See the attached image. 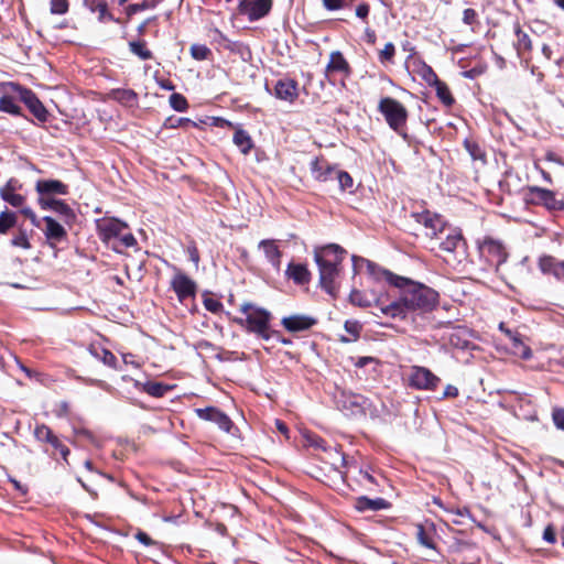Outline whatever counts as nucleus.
<instances>
[{
    "instance_id": "a18cd8bd",
    "label": "nucleus",
    "mask_w": 564,
    "mask_h": 564,
    "mask_svg": "<svg viewBox=\"0 0 564 564\" xmlns=\"http://www.w3.org/2000/svg\"><path fill=\"white\" fill-rule=\"evenodd\" d=\"M210 51L207 46L200 44H194L191 47V54L193 58L197 61L206 59L209 55Z\"/></svg>"
},
{
    "instance_id": "39448f33",
    "label": "nucleus",
    "mask_w": 564,
    "mask_h": 564,
    "mask_svg": "<svg viewBox=\"0 0 564 564\" xmlns=\"http://www.w3.org/2000/svg\"><path fill=\"white\" fill-rule=\"evenodd\" d=\"M138 242L126 221L108 217V248L117 253H124L126 249L134 248Z\"/></svg>"
},
{
    "instance_id": "4468645a",
    "label": "nucleus",
    "mask_w": 564,
    "mask_h": 564,
    "mask_svg": "<svg viewBox=\"0 0 564 564\" xmlns=\"http://www.w3.org/2000/svg\"><path fill=\"white\" fill-rule=\"evenodd\" d=\"M171 285L180 301L194 296L196 293V283L180 270L175 272Z\"/></svg>"
},
{
    "instance_id": "f704fd0d",
    "label": "nucleus",
    "mask_w": 564,
    "mask_h": 564,
    "mask_svg": "<svg viewBox=\"0 0 564 564\" xmlns=\"http://www.w3.org/2000/svg\"><path fill=\"white\" fill-rule=\"evenodd\" d=\"M130 51L142 61L152 58L151 51L147 47L143 41H133L129 43Z\"/></svg>"
},
{
    "instance_id": "a211bd4d",
    "label": "nucleus",
    "mask_w": 564,
    "mask_h": 564,
    "mask_svg": "<svg viewBox=\"0 0 564 564\" xmlns=\"http://www.w3.org/2000/svg\"><path fill=\"white\" fill-rule=\"evenodd\" d=\"M274 95L281 100L293 102L299 94L296 83L292 79H281L274 87Z\"/></svg>"
},
{
    "instance_id": "052dcab7",
    "label": "nucleus",
    "mask_w": 564,
    "mask_h": 564,
    "mask_svg": "<svg viewBox=\"0 0 564 564\" xmlns=\"http://www.w3.org/2000/svg\"><path fill=\"white\" fill-rule=\"evenodd\" d=\"M187 252H188L189 259L197 267L199 263V254H198L197 248L195 246L188 247Z\"/></svg>"
},
{
    "instance_id": "e433bc0d",
    "label": "nucleus",
    "mask_w": 564,
    "mask_h": 564,
    "mask_svg": "<svg viewBox=\"0 0 564 564\" xmlns=\"http://www.w3.org/2000/svg\"><path fill=\"white\" fill-rule=\"evenodd\" d=\"M517 43L516 48L521 54L522 52H529L532 48V42L530 36L523 32L519 26L516 29Z\"/></svg>"
},
{
    "instance_id": "ea45409f",
    "label": "nucleus",
    "mask_w": 564,
    "mask_h": 564,
    "mask_svg": "<svg viewBox=\"0 0 564 564\" xmlns=\"http://www.w3.org/2000/svg\"><path fill=\"white\" fill-rule=\"evenodd\" d=\"M465 147H466V150L468 151V153L470 154V156L473 158V160L481 161V162L486 161V154L478 144H476L474 142L466 141Z\"/></svg>"
},
{
    "instance_id": "72a5a7b5",
    "label": "nucleus",
    "mask_w": 564,
    "mask_h": 564,
    "mask_svg": "<svg viewBox=\"0 0 564 564\" xmlns=\"http://www.w3.org/2000/svg\"><path fill=\"white\" fill-rule=\"evenodd\" d=\"M415 72L430 85L433 86L440 79L431 66L424 63H416Z\"/></svg>"
},
{
    "instance_id": "2eb2a0df",
    "label": "nucleus",
    "mask_w": 564,
    "mask_h": 564,
    "mask_svg": "<svg viewBox=\"0 0 564 564\" xmlns=\"http://www.w3.org/2000/svg\"><path fill=\"white\" fill-rule=\"evenodd\" d=\"M338 404L344 411L356 415L364 412L368 404V399L359 393L341 392Z\"/></svg>"
},
{
    "instance_id": "9d476101",
    "label": "nucleus",
    "mask_w": 564,
    "mask_h": 564,
    "mask_svg": "<svg viewBox=\"0 0 564 564\" xmlns=\"http://www.w3.org/2000/svg\"><path fill=\"white\" fill-rule=\"evenodd\" d=\"M272 8V0H242L239 4L241 14L250 21H257L265 17Z\"/></svg>"
},
{
    "instance_id": "6e6d98bb",
    "label": "nucleus",
    "mask_w": 564,
    "mask_h": 564,
    "mask_svg": "<svg viewBox=\"0 0 564 564\" xmlns=\"http://www.w3.org/2000/svg\"><path fill=\"white\" fill-rule=\"evenodd\" d=\"M89 351L93 356H95L97 359L101 360L102 362H106V348L100 347V351H98L94 345L90 346Z\"/></svg>"
},
{
    "instance_id": "9b49d317",
    "label": "nucleus",
    "mask_w": 564,
    "mask_h": 564,
    "mask_svg": "<svg viewBox=\"0 0 564 564\" xmlns=\"http://www.w3.org/2000/svg\"><path fill=\"white\" fill-rule=\"evenodd\" d=\"M34 436L39 442L50 444L54 451L61 454L64 460L67 459L69 449L58 440L48 426L45 424L36 425L34 429Z\"/></svg>"
},
{
    "instance_id": "423d86ee",
    "label": "nucleus",
    "mask_w": 564,
    "mask_h": 564,
    "mask_svg": "<svg viewBox=\"0 0 564 564\" xmlns=\"http://www.w3.org/2000/svg\"><path fill=\"white\" fill-rule=\"evenodd\" d=\"M378 110L393 131L403 134L408 120V110L400 101L391 97H383L379 101Z\"/></svg>"
},
{
    "instance_id": "6ab92c4d",
    "label": "nucleus",
    "mask_w": 564,
    "mask_h": 564,
    "mask_svg": "<svg viewBox=\"0 0 564 564\" xmlns=\"http://www.w3.org/2000/svg\"><path fill=\"white\" fill-rule=\"evenodd\" d=\"M314 324V318L304 315H291L282 319V325L291 333L306 330Z\"/></svg>"
},
{
    "instance_id": "e2e57ef3",
    "label": "nucleus",
    "mask_w": 564,
    "mask_h": 564,
    "mask_svg": "<svg viewBox=\"0 0 564 564\" xmlns=\"http://www.w3.org/2000/svg\"><path fill=\"white\" fill-rule=\"evenodd\" d=\"M68 10V3L67 4H53L51 6V12L53 14H64Z\"/></svg>"
},
{
    "instance_id": "5701e85b",
    "label": "nucleus",
    "mask_w": 564,
    "mask_h": 564,
    "mask_svg": "<svg viewBox=\"0 0 564 564\" xmlns=\"http://www.w3.org/2000/svg\"><path fill=\"white\" fill-rule=\"evenodd\" d=\"M481 252L484 254H488L491 258V261H495L496 265H500L507 259L505 248L498 241H485L484 245L481 246Z\"/></svg>"
},
{
    "instance_id": "a878e982",
    "label": "nucleus",
    "mask_w": 564,
    "mask_h": 564,
    "mask_svg": "<svg viewBox=\"0 0 564 564\" xmlns=\"http://www.w3.org/2000/svg\"><path fill=\"white\" fill-rule=\"evenodd\" d=\"M108 98L116 100L124 107H134L138 105V95L132 89H112L108 93Z\"/></svg>"
},
{
    "instance_id": "49530a36",
    "label": "nucleus",
    "mask_w": 564,
    "mask_h": 564,
    "mask_svg": "<svg viewBox=\"0 0 564 564\" xmlns=\"http://www.w3.org/2000/svg\"><path fill=\"white\" fill-rule=\"evenodd\" d=\"M11 245L14 247L23 248V249L31 248L28 236H26L25 231H22V230L20 231L19 235H17L12 238Z\"/></svg>"
},
{
    "instance_id": "3c124183",
    "label": "nucleus",
    "mask_w": 564,
    "mask_h": 564,
    "mask_svg": "<svg viewBox=\"0 0 564 564\" xmlns=\"http://www.w3.org/2000/svg\"><path fill=\"white\" fill-rule=\"evenodd\" d=\"M552 417L555 426L564 431V409H554Z\"/></svg>"
},
{
    "instance_id": "f257e3e1",
    "label": "nucleus",
    "mask_w": 564,
    "mask_h": 564,
    "mask_svg": "<svg viewBox=\"0 0 564 564\" xmlns=\"http://www.w3.org/2000/svg\"><path fill=\"white\" fill-rule=\"evenodd\" d=\"M355 269L366 265L370 276L375 280L384 279L391 285L400 289L398 300L380 307V312L391 318L405 319L410 313L431 311L437 303V293L421 283L397 275L380 268L370 260L352 256Z\"/></svg>"
},
{
    "instance_id": "c9c22d12",
    "label": "nucleus",
    "mask_w": 564,
    "mask_h": 564,
    "mask_svg": "<svg viewBox=\"0 0 564 564\" xmlns=\"http://www.w3.org/2000/svg\"><path fill=\"white\" fill-rule=\"evenodd\" d=\"M560 261L552 256H543L539 260V268L544 274L554 275Z\"/></svg>"
},
{
    "instance_id": "7ed1b4c3",
    "label": "nucleus",
    "mask_w": 564,
    "mask_h": 564,
    "mask_svg": "<svg viewBox=\"0 0 564 564\" xmlns=\"http://www.w3.org/2000/svg\"><path fill=\"white\" fill-rule=\"evenodd\" d=\"M432 250L437 251L449 265L462 263L467 257L466 242L458 228L446 225L442 234L432 241Z\"/></svg>"
},
{
    "instance_id": "37998d69",
    "label": "nucleus",
    "mask_w": 564,
    "mask_h": 564,
    "mask_svg": "<svg viewBox=\"0 0 564 564\" xmlns=\"http://www.w3.org/2000/svg\"><path fill=\"white\" fill-rule=\"evenodd\" d=\"M531 192L535 195L538 199L543 202L545 205H550L554 202V194L549 189L533 187Z\"/></svg>"
},
{
    "instance_id": "b1692460",
    "label": "nucleus",
    "mask_w": 564,
    "mask_h": 564,
    "mask_svg": "<svg viewBox=\"0 0 564 564\" xmlns=\"http://www.w3.org/2000/svg\"><path fill=\"white\" fill-rule=\"evenodd\" d=\"M349 70V65L343 54L338 51L333 52L329 56V62L326 66L325 74L326 77H329L333 73H343L347 74Z\"/></svg>"
},
{
    "instance_id": "13d9d810",
    "label": "nucleus",
    "mask_w": 564,
    "mask_h": 564,
    "mask_svg": "<svg viewBox=\"0 0 564 564\" xmlns=\"http://www.w3.org/2000/svg\"><path fill=\"white\" fill-rule=\"evenodd\" d=\"M543 539L549 543L555 542V532L552 527H546L543 532Z\"/></svg>"
},
{
    "instance_id": "f3484780",
    "label": "nucleus",
    "mask_w": 564,
    "mask_h": 564,
    "mask_svg": "<svg viewBox=\"0 0 564 564\" xmlns=\"http://www.w3.org/2000/svg\"><path fill=\"white\" fill-rule=\"evenodd\" d=\"M40 197H51L53 194H67V185L57 180H40L35 185Z\"/></svg>"
},
{
    "instance_id": "79ce46f5",
    "label": "nucleus",
    "mask_w": 564,
    "mask_h": 564,
    "mask_svg": "<svg viewBox=\"0 0 564 564\" xmlns=\"http://www.w3.org/2000/svg\"><path fill=\"white\" fill-rule=\"evenodd\" d=\"M170 105L176 111H185L188 107L186 98L177 93L170 96Z\"/></svg>"
},
{
    "instance_id": "ddd939ff",
    "label": "nucleus",
    "mask_w": 564,
    "mask_h": 564,
    "mask_svg": "<svg viewBox=\"0 0 564 564\" xmlns=\"http://www.w3.org/2000/svg\"><path fill=\"white\" fill-rule=\"evenodd\" d=\"M22 184L18 178L11 177L0 187V197L12 207L20 208L25 203V197L19 193Z\"/></svg>"
},
{
    "instance_id": "5fc2aeb1",
    "label": "nucleus",
    "mask_w": 564,
    "mask_h": 564,
    "mask_svg": "<svg viewBox=\"0 0 564 564\" xmlns=\"http://www.w3.org/2000/svg\"><path fill=\"white\" fill-rule=\"evenodd\" d=\"M135 538L140 543L144 544L145 546L154 544L152 539L145 532L139 531L135 534Z\"/></svg>"
},
{
    "instance_id": "de8ad7c7",
    "label": "nucleus",
    "mask_w": 564,
    "mask_h": 564,
    "mask_svg": "<svg viewBox=\"0 0 564 564\" xmlns=\"http://www.w3.org/2000/svg\"><path fill=\"white\" fill-rule=\"evenodd\" d=\"M395 53V47L393 43L389 42L384 45L383 50L379 53V59L380 62H389L393 58Z\"/></svg>"
},
{
    "instance_id": "473e14b6",
    "label": "nucleus",
    "mask_w": 564,
    "mask_h": 564,
    "mask_svg": "<svg viewBox=\"0 0 564 564\" xmlns=\"http://www.w3.org/2000/svg\"><path fill=\"white\" fill-rule=\"evenodd\" d=\"M18 217L14 212L9 210L6 208L0 214V234L6 235L9 232L11 228H13L17 225Z\"/></svg>"
},
{
    "instance_id": "f03ea898",
    "label": "nucleus",
    "mask_w": 564,
    "mask_h": 564,
    "mask_svg": "<svg viewBox=\"0 0 564 564\" xmlns=\"http://www.w3.org/2000/svg\"><path fill=\"white\" fill-rule=\"evenodd\" d=\"M345 250L338 245H328L314 250V260L319 271V284L332 296L337 293L336 279L340 273V265Z\"/></svg>"
},
{
    "instance_id": "412c9836",
    "label": "nucleus",
    "mask_w": 564,
    "mask_h": 564,
    "mask_svg": "<svg viewBox=\"0 0 564 564\" xmlns=\"http://www.w3.org/2000/svg\"><path fill=\"white\" fill-rule=\"evenodd\" d=\"M259 249L263 251L267 260L272 264V267L280 270L282 252L275 241L272 239L261 240L259 242Z\"/></svg>"
},
{
    "instance_id": "69168bd1",
    "label": "nucleus",
    "mask_w": 564,
    "mask_h": 564,
    "mask_svg": "<svg viewBox=\"0 0 564 564\" xmlns=\"http://www.w3.org/2000/svg\"><path fill=\"white\" fill-rule=\"evenodd\" d=\"M375 361V358L373 357H360L358 358V360L355 362V366L356 367H359V368H362L365 367L366 365H368L369 362H373Z\"/></svg>"
},
{
    "instance_id": "4d7b16f0",
    "label": "nucleus",
    "mask_w": 564,
    "mask_h": 564,
    "mask_svg": "<svg viewBox=\"0 0 564 564\" xmlns=\"http://www.w3.org/2000/svg\"><path fill=\"white\" fill-rule=\"evenodd\" d=\"M458 395V389L455 386L447 384L443 392V398H455Z\"/></svg>"
},
{
    "instance_id": "cd10ccee",
    "label": "nucleus",
    "mask_w": 564,
    "mask_h": 564,
    "mask_svg": "<svg viewBox=\"0 0 564 564\" xmlns=\"http://www.w3.org/2000/svg\"><path fill=\"white\" fill-rule=\"evenodd\" d=\"M355 507L358 511H378L389 508V502L383 498L370 499L368 497L362 496L356 500Z\"/></svg>"
},
{
    "instance_id": "2f4dec72",
    "label": "nucleus",
    "mask_w": 564,
    "mask_h": 564,
    "mask_svg": "<svg viewBox=\"0 0 564 564\" xmlns=\"http://www.w3.org/2000/svg\"><path fill=\"white\" fill-rule=\"evenodd\" d=\"M134 386L138 389L147 392L148 394L159 398L165 394L169 388L160 382L147 381L144 383H140L139 381H134Z\"/></svg>"
},
{
    "instance_id": "bb28decb",
    "label": "nucleus",
    "mask_w": 564,
    "mask_h": 564,
    "mask_svg": "<svg viewBox=\"0 0 564 564\" xmlns=\"http://www.w3.org/2000/svg\"><path fill=\"white\" fill-rule=\"evenodd\" d=\"M285 274L289 279H292L296 284H306L311 280V272L304 264L290 263Z\"/></svg>"
},
{
    "instance_id": "0e129e2a",
    "label": "nucleus",
    "mask_w": 564,
    "mask_h": 564,
    "mask_svg": "<svg viewBox=\"0 0 564 564\" xmlns=\"http://www.w3.org/2000/svg\"><path fill=\"white\" fill-rule=\"evenodd\" d=\"M553 276L557 280L564 281V261H560Z\"/></svg>"
},
{
    "instance_id": "f8f14e48",
    "label": "nucleus",
    "mask_w": 564,
    "mask_h": 564,
    "mask_svg": "<svg viewBox=\"0 0 564 564\" xmlns=\"http://www.w3.org/2000/svg\"><path fill=\"white\" fill-rule=\"evenodd\" d=\"M195 413L202 420L214 422L221 431L226 433H230L231 429L234 427V423L230 417L217 408L208 406L204 409H196Z\"/></svg>"
},
{
    "instance_id": "603ef678",
    "label": "nucleus",
    "mask_w": 564,
    "mask_h": 564,
    "mask_svg": "<svg viewBox=\"0 0 564 564\" xmlns=\"http://www.w3.org/2000/svg\"><path fill=\"white\" fill-rule=\"evenodd\" d=\"M477 20V13L474 9H465L464 12H463V22L465 24H468V25H471L476 22Z\"/></svg>"
},
{
    "instance_id": "c03bdc74",
    "label": "nucleus",
    "mask_w": 564,
    "mask_h": 564,
    "mask_svg": "<svg viewBox=\"0 0 564 564\" xmlns=\"http://www.w3.org/2000/svg\"><path fill=\"white\" fill-rule=\"evenodd\" d=\"M345 329L351 335V338L343 337L341 340L348 343L351 340H356L358 338L361 326L359 325L358 322L347 321L345 323Z\"/></svg>"
},
{
    "instance_id": "20e7f679",
    "label": "nucleus",
    "mask_w": 564,
    "mask_h": 564,
    "mask_svg": "<svg viewBox=\"0 0 564 564\" xmlns=\"http://www.w3.org/2000/svg\"><path fill=\"white\" fill-rule=\"evenodd\" d=\"M240 311L245 314V318H238L236 322L246 327L248 332L256 334L258 337L269 340L271 313L264 308L256 307L251 303H243Z\"/></svg>"
},
{
    "instance_id": "6e6552de",
    "label": "nucleus",
    "mask_w": 564,
    "mask_h": 564,
    "mask_svg": "<svg viewBox=\"0 0 564 564\" xmlns=\"http://www.w3.org/2000/svg\"><path fill=\"white\" fill-rule=\"evenodd\" d=\"M441 379L430 369L421 366H412L408 375V384L416 390H435Z\"/></svg>"
},
{
    "instance_id": "864d4df0",
    "label": "nucleus",
    "mask_w": 564,
    "mask_h": 564,
    "mask_svg": "<svg viewBox=\"0 0 564 564\" xmlns=\"http://www.w3.org/2000/svg\"><path fill=\"white\" fill-rule=\"evenodd\" d=\"M369 14V6L367 3H360L356 8V15L365 20Z\"/></svg>"
},
{
    "instance_id": "58836bf2",
    "label": "nucleus",
    "mask_w": 564,
    "mask_h": 564,
    "mask_svg": "<svg viewBox=\"0 0 564 564\" xmlns=\"http://www.w3.org/2000/svg\"><path fill=\"white\" fill-rule=\"evenodd\" d=\"M334 180H337L339 188L341 191L349 189L352 187V177L345 171L337 170Z\"/></svg>"
},
{
    "instance_id": "1a4fd4ad",
    "label": "nucleus",
    "mask_w": 564,
    "mask_h": 564,
    "mask_svg": "<svg viewBox=\"0 0 564 564\" xmlns=\"http://www.w3.org/2000/svg\"><path fill=\"white\" fill-rule=\"evenodd\" d=\"M413 217L417 224L422 225L424 235L430 238L431 242L442 234L443 228L447 225L440 215L429 210L414 214Z\"/></svg>"
},
{
    "instance_id": "aec40b11",
    "label": "nucleus",
    "mask_w": 564,
    "mask_h": 564,
    "mask_svg": "<svg viewBox=\"0 0 564 564\" xmlns=\"http://www.w3.org/2000/svg\"><path fill=\"white\" fill-rule=\"evenodd\" d=\"M311 171L315 180L327 182L334 180L337 169L330 166L326 161L315 159L311 163Z\"/></svg>"
},
{
    "instance_id": "680f3d73",
    "label": "nucleus",
    "mask_w": 564,
    "mask_h": 564,
    "mask_svg": "<svg viewBox=\"0 0 564 564\" xmlns=\"http://www.w3.org/2000/svg\"><path fill=\"white\" fill-rule=\"evenodd\" d=\"M21 214L24 215L26 218H29L32 224L36 225V215L30 207H20Z\"/></svg>"
},
{
    "instance_id": "dca6fc26",
    "label": "nucleus",
    "mask_w": 564,
    "mask_h": 564,
    "mask_svg": "<svg viewBox=\"0 0 564 564\" xmlns=\"http://www.w3.org/2000/svg\"><path fill=\"white\" fill-rule=\"evenodd\" d=\"M21 102H23L32 115L40 121L47 120V111L36 95L29 88L22 86Z\"/></svg>"
},
{
    "instance_id": "4c0bfd02",
    "label": "nucleus",
    "mask_w": 564,
    "mask_h": 564,
    "mask_svg": "<svg viewBox=\"0 0 564 564\" xmlns=\"http://www.w3.org/2000/svg\"><path fill=\"white\" fill-rule=\"evenodd\" d=\"M433 86L436 89L437 97L444 105L451 106L454 102V98L445 83L438 80Z\"/></svg>"
},
{
    "instance_id": "bf43d9fd",
    "label": "nucleus",
    "mask_w": 564,
    "mask_h": 564,
    "mask_svg": "<svg viewBox=\"0 0 564 564\" xmlns=\"http://www.w3.org/2000/svg\"><path fill=\"white\" fill-rule=\"evenodd\" d=\"M55 414L59 417L67 415L68 414V403L67 402L58 403L55 409Z\"/></svg>"
},
{
    "instance_id": "c756f323",
    "label": "nucleus",
    "mask_w": 564,
    "mask_h": 564,
    "mask_svg": "<svg viewBox=\"0 0 564 564\" xmlns=\"http://www.w3.org/2000/svg\"><path fill=\"white\" fill-rule=\"evenodd\" d=\"M349 301L351 304L357 305L359 307H369L371 305H376L380 308L381 306H384L381 303L380 299H376V297L370 299L365 293H362L361 291H358V290H352L350 292Z\"/></svg>"
},
{
    "instance_id": "c85d7f7f",
    "label": "nucleus",
    "mask_w": 564,
    "mask_h": 564,
    "mask_svg": "<svg viewBox=\"0 0 564 564\" xmlns=\"http://www.w3.org/2000/svg\"><path fill=\"white\" fill-rule=\"evenodd\" d=\"M43 221L46 225L45 236L48 240L61 241L66 236V231L63 226L58 224L54 218L45 216Z\"/></svg>"
},
{
    "instance_id": "09e8293b",
    "label": "nucleus",
    "mask_w": 564,
    "mask_h": 564,
    "mask_svg": "<svg viewBox=\"0 0 564 564\" xmlns=\"http://www.w3.org/2000/svg\"><path fill=\"white\" fill-rule=\"evenodd\" d=\"M416 536H417V541L420 542V544H422L423 546H426L429 549H434L432 539L426 534L423 525H421V524L417 525Z\"/></svg>"
},
{
    "instance_id": "7c9ffc66",
    "label": "nucleus",
    "mask_w": 564,
    "mask_h": 564,
    "mask_svg": "<svg viewBox=\"0 0 564 564\" xmlns=\"http://www.w3.org/2000/svg\"><path fill=\"white\" fill-rule=\"evenodd\" d=\"M235 145L241 151L243 154H248L253 147V142L249 135V133L242 129H237L232 139Z\"/></svg>"
},
{
    "instance_id": "0eeeda50",
    "label": "nucleus",
    "mask_w": 564,
    "mask_h": 564,
    "mask_svg": "<svg viewBox=\"0 0 564 564\" xmlns=\"http://www.w3.org/2000/svg\"><path fill=\"white\" fill-rule=\"evenodd\" d=\"M22 86L18 83L8 82L0 84V111L12 116H21L22 108L19 105L21 101Z\"/></svg>"
},
{
    "instance_id": "4be33fe9",
    "label": "nucleus",
    "mask_w": 564,
    "mask_h": 564,
    "mask_svg": "<svg viewBox=\"0 0 564 564\" xmlns=\"http://www.w3.org/2000/svg\"><path fill=\"white\" fill-rule=\"evenodd\" d=\"M39 205L44 210L51 209L67 218L73 216L72 208L61 199L53 197H39Z\"/></svg>"
},
{
    "instance_id": "8fccbe9b",
    "label": "nucleus",
    "mask_w": 564,
    "mask_h": 564,
    "mask_svg": "<svg viewBox=\"0 0 564 564\" xmlns=\"http://www.w3.org/2000/svg\"><path fill=\"white\" fill-rule=\"evenodd\" d=\"M204 306L212 313H218L221 310L223 304L218 300L208 297L204 300Z\"/></svg>"
},
{
    "instance_id": "393cba45",
    "label": "nucleus",
    "mask_w": 564,
    "mask_h": 564,
    "mask_svg": "<svg viewBox=\"0 0 564 564\" xmlns=\"http://www.w3.org/2000/svg\"><path fill=\"white\" fill-rule=\"evenodd\" d=\"M500 329L505 332V334L510 338L514 354L519 355L524 360H528L532 357L531 348L524 345L517 334L512 333L510 329L505 328L502 323L500 324Z\"/></svg>"
},
{
    "instance_id": "774afa93",
    "label": "nucleus",
    "mask_w": 564,
    "mask_h": 564,
    "mask_svg": "<svg viewBox=\"0 0 564 564\" xmlns=\"http://www.w3.org/2000/svg\"><path fill=\"white\" fill-rule=\"evenodd\" d=\"M454 514L458 517H470V512L467 508L457 509L455 511H452Z\"/></svg>"
},
{
    "instance_id": "338daca9",
    "label": "nucleus",
    "mask_w": 564,
    "mask_h": 564,
    "mask_svg": "<svg viewBox=\"0 0 564 564\" xmlns=\"http://www.w3.org/2000/svg\"><path fill=\"white\" fill-rule=\"evenodd\" d=\"M359 474H360V481L362 482L364 480L370 482V484H373L375 482V478L366 470H359Z\"/></svg>"
},
{
    "instance_id": "a19ab883",
    "label": "nucleus",
    "mask_w": 564,
    "mask_h": 564,
    "mask_svg": "<svg viewBox=\"0 0 564 564\" xmlns=\"http://www.w3.org/2000/svg\"><path fill=\"white\" fill-rule=\"evenodd\" d=\"M355 0H322L323 6L328 11H337L348 8Z\"/></svg>"
}]
</instances>
